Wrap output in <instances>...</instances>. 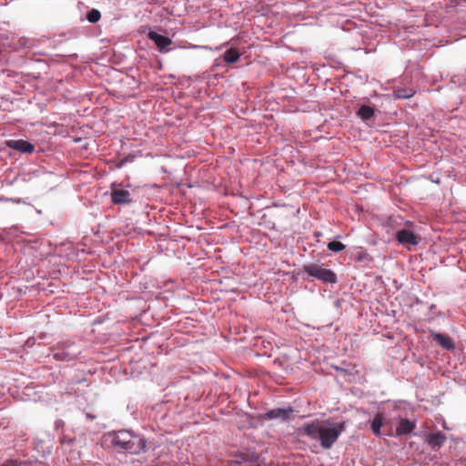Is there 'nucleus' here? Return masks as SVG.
Returning a JSON list of instances; mask_svg holds the SVG:
<instances>
[{
    "instance_id": "1",
    "label": "nucleus",
    "mask_w": 466,
    "mask_h": 466,
    "mask_svg": "<svg viewBox=\"0 0 466 466\" xmlns=\"http://www.w3.org/2000/svg\"><path fill=\"white\" fill-rule=\"evenodd\" d=\"M343 427H334L329 421L316 420L305 424L299 429L300 434H305L311 440L319 441L324 449H330L339 437Z\"/></svg>"
},
{
    "instance_id": "2",
    "label": "nucleus",
    "mask_w": 466,
    "mask_h": 466,
    "mask_svg": "<svg viewBox=\"0 0 466 466\" xmlns=\"http://www.w3.org/2000/svg\"><path fill=\"white\" fill-rule=\"evenodd\" d=\"M304 271L311 277H314L319 280H322L325 283H336L337 276L336 274L330 270L322 268L317 264H309L304 266Z\"/></svg>"
},
{
    "instance_id": "3",
    "label": "nucleus",
    "mask_w": 466,
    "mask_h": 466,
    "mask_svg": "<svg viewBox=\"0 0 466 466\" xmlns=\"http://www.w3.org/2000/svg\"><path fill=\"white\" fill-rule=\"evenodd\" d=\"M80 350L74 344L63 345L54 352V359L59 361H71L76 359Z\"/></svg>"
},
{
    "instance_id": "4",
    "label": "nucleus",
    "mask_w": 466,
    "mask_h": 466,
    "mask_svg": "<svg viewBox=\"0 0 466 466\" xmlns=\"http://www.w3.org/2000/svg\"><path fill=\"white\" fill-rule=\"evenodd\" d=\"M7 147L21 153L31 154L35 151V146L24 139H10L5 141Z\"/></svg>"
},
{
    "instance_id": "5",
    "label": "nucleus",
    "mask_w": 466,
    "mask_h": 466,
    "mask_svg": "<svg viewBox=\"0 0 466 466\" xmlns=\"http://www.w3.org/2000/svg\"><path fill=\"white\" fill-rule=\"evenodd\" d=\"M397 240L403 245H418L420 241V237L417 236L413 231L410 229H400L396 233Z\"/></svg>"
},
{
    "instance_id": "6",
    "label": "nucleus",
    "mask_w": 466,
    "mask_h": 466,
    "mask_svg": "<svg viewBox=\"0 0 466 466\" xmlns=\"http://www.w3.org/2000/svg\"><path fill=\"white\" fill-rule=\"evenodd\" d=\"M127 443L124 450L131 454H137L146 447V441L138 435L131 434L130 441Z\"/></svg>"
},
{
    "instance_id": "7",
    "label": "nucleus",
    "mask_w": 466,
    "mask_h": 466,
    "mask_svg": "<svg viewBox=\"0 0 466 466\" xmlns=\"http://www.w3.org/2000/svg\"><path fill=\"white\" fill-rule=\"evenodd\" d=\"M111 201L115 205L130 204L132 202L131 194L127 189H113Z\"/></svg>"
},
{
    "instance_id": "8",
    "label": "nucleus",
    "mask_w": 466,
    "mask_h": 466,
    "mask_svg": "<svg viewBox=\"0 0 466 466\" xmlns=\"http://www.w3.org/2000/svg\"><path fill=\"white\" fill-rule=\"evenodd\" d=\"M431 337L433 340L439 344L441 348L447 350H452L455 348V344L451 338L446 334L438 333L436 331H431Z\"/></svg>"
},
{
    "instance_id": "9",
    "label": "nucleus",
    "mask_w": 466,
    "mask_h": 466,
    "mask_svg": "<svg viewBox=\"0 0 466 466\" xmlns=\"http://www.w3.org/2000/svg\"><path fill=\"white\" fill-rule=\"evenodd\" d=\"M130 439L131 433L129 431H119L112 435L111 442L115 447L124 450Z\"/></svg>"
},
{
    "instance_id": "10",
    "label": "nucleus",
    "mask_w": 466,
    "mask_h": 466,
    "mask_svg": "<svg viewBox=\"0 0 466 466\" xmlns=\"http://www.w3.org/2000/svg\"><path fill=\"white\" fill-rule=\"evenodd\" d=\"M147 37L152 40L160 52H163L167 46H170L172 41L169 37L159 35L157 32L149 31Z\"/></svg>"
},
{
    "instance_id": "11",
    "label": "nucleus",
    "mask_w": 466,
    "mask_h": 466,
    "mask_svg": "<svg viewBox=\"0 0 466 466\" xmlns=\"http://www.w3.org/2000/svg\"><path fill=\"white\" fill-rule=\"evenodd\" d=\"M426 441L433 450H435L443 446L446 441V436L441 431L430 433L426 437Z\"/></svg>"
},
{
    "instance_id": "12",
    "label": "nucleus",
    "mask_w": 466,
    "mask_h": 466,
    "mask_svg": "<svg viewBox=\"0 0 466 466\" xmlns=\"http://www.w3.org/2000/svg\"><path fill=\"white\" fill-rule=\"evenodd\" d=\"M416 428V424L408 419H400L398 427L396 428V435H407L411 433Z\"/></svg>"
},
{
    "instance_id": "13",
    "label": "nucleus",
    "mask_w": 466,
    "mask_h": 466,
    "mask_svg": "<svg viewBox=\"0 0 466 466\" xmlns=\"http://www.w3.org/2000/svg\"><path fill=\"white\" fill-rule=\"evenodd\" d=\"M293 411L291 408L289 409H274L266 413V417L269 420L273 419H281L287 420L289 417V414Z\"/></svg>"
},
{
    "instance_id": "14",
    "label": "nucleus",
    "mask_w": 466,
    "mask_h": 466,
    "mask_svg": "<svg viewBox=\"0 0 466 466\" xmlns=\"http://www.w3.org/2000/svg\"><path fill=\"white\" fill-rule=\"evenodd\" d=\"M415 91L412 88L397 87L393 90V96L396 99H404L413 96Z\"/></svg>"
},
{
    "instance_id": "15",
    "label": "nucleus",
    "mask_w": 466,
    "mask_h": 466,
    "mask_svg": "<svg viewBox=\"0 0 466 466\" xmlns=\"http://www.w3.org/2000/svg\"><path fill=\"white\" fill-rule=\"evenodd\" d=\"M240 54L236 48L228 49L224 55L223 59L227 64H232L239 59Z\"/></svg>"
},
{
    "instance_id": "16",
    "label": "nucleus",
    "mask_w": 466,
    "mask_h": 466,
    "mask_svg": "<svg viewBox=\"0 0 466 466\" xmlns=\"http://www.w3.org/2000/svg\"><path fill=\"white\" fill-rule=\"evenodd\" d=\"M383 425V415L380 413L376 414L371 421V430L374 435L380 436V428Z\"/></svg>"
},
{
    "instance_id": "17",
    "label": "nucleus",
    "mask_w": 466,
    "mask_h": 466,
    "mask_svg": "<svg viewBox=\"0 0 466 466\" xmlns=\"http://www.w3.org/2000/svg\"><path fill=\"white\" fill-rule=\"evenodd\" d=\"M357 115L364 121L370 119L374 116V109L370 106H361Z\"/></svg>"
},
{
    "instance_id": "18",
    "label": "nucleus",
    "mask_w": 466,
    "mask_h": 466,
    "mask_svg": "<svg viewBox=\"0 0 466 466\" xmlns=\"http://www.w3.org/2000/svg\"><path fill=\"white\" fill-rule=\"evenodd\" d=\"M101 14L97 9H92L86 14V19L90 23H96L100 20Z\"/></svg>"
},
{
    "instance_id": "19",
    "label": "nucleus",
    "mask_w": 466,
    "mask_h": 466,
    "mask_svg": "<svg viewBox=\"0 0 466 466\" xmlns=\"http://www.w3.org/2000/svg\"><path fill=\"white\" fill-rule=\"evenodd\" d=\"M345 248V245L339 241H330L328 243V248L333 252H339Z\"/></svg>"
},
{
    "instance_id": "20",
    "label": "nucleus",
    "mask_w": 466,
    "mask_h": 466,
    "mask_svg": "<svg viewBox=\"0 0 466 466\" xmlns=\"http://www.w3.org/2000/svg\"><path fill=\"white\" fill-rule=\"evenodd\" d=\"M3 466H17V462L15 461H6Z\"/></svg>"
},
{
    "instance_id": "21",
    "label": "nucleus",
    "mask_w": 466,
    "mask_h": 466,
    "mask_svg": "<svg viewBox=\"0 0 466 466\" xmlns=\"http://www.w3.org/2000/svg\"><path fill=\"white\" fill-rule=\"evenodd\" d=\"M87 418H89L90 420H94L95 419V416L91 415V414H86Z\"/></svg>"
},
{
    "instance_id": "22",
    "label": "nucleus",
    "mask_w": 466,
    "mask_h": 466,
    "mask_svg": "<svg viewBox=\"0 0 466 466\" xmlns=\"http://www.w3.org/2000/svg\"><path fill=\"white\" fill-rule=\"evenodd\" d=\"M242 461H243V462H246V461L248 462V461L246 459V456H243V457H242Z\"/></svg>"
}]
</instances>
